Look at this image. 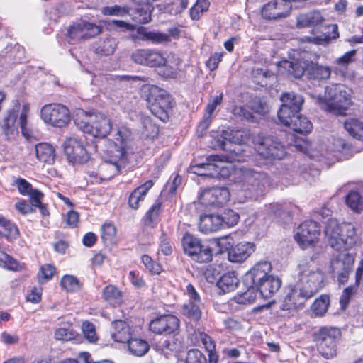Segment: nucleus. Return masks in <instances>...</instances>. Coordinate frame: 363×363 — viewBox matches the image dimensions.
Segmentation results:
<instances>
[{"instance_id": "6ab92c4d", "label": "nucleus", "mask_w": 363, "mask_h": 363, "mask_svg": "<svg viewBox=\"0 0 363 363\" xmlns=\"http://www.w3.org/2000/svg\"><path fill=\"white\" fill-rule=\"evenodd\" d=\"M63 147L68 161L73 164H83L89 160V154L81 138L75 136L67 138Z\"/></svg>"}, {"instance_id": "c9c22d12", "label": "nucleus", "mask_w": 363, "mask_h": 363, "mask_svg": "<svg viewBox=\"0 0 363 363\" xmlns=\"http://www.w3.org/2000/svg\"><path fill=\"white\" fill-rule=\"evenodd\" d=\"M113 340L118 342L125 343L130 338L131 333L130 326L121 320L112 323L111 332Z\"/></svg>"}, {"instance_id": "a18cd8bd", "label": "nucleus", "mask_w": 363, "mask_h": 363, "mask_svg": "<svg viewBox=\"0 0 363 363\" xmlns=\"http://www.w3.org/2000/svg\"><path fill=\"white\" fill-rule=\"evenodd\" d=\"M279 67L286 69L288 74L294 78H301L307 70L298 61L284 60L279 62Z\"/></svg>"}, {"instance_id": "49530a36", "label": "nucleus", "mask_w": 363, "mask_h": 363, "mask_svg": "<svg viewBox=\"0 0 363 363\" xmlns=\"http://www.w3.org/2000/svg\"><path fill=\"white\" fill-rule=\"evenodd\" d=\"M345 202L354 213H361L363 211V199L359 192L350 191L345 197Z\"/></svg>"}, {"instance_id": "338daca9", "label": "nucleus", "mask_w": 363, "mask_h": 363, "mask_svg": "<svg viewBox=\"0 0 363 363\" xmlns=\"http://www.w3.org/2000/svg\"><path fill=\"white\" fill-rule=\"evenodd\" d=\"M359 285L356 284L345 288L340 296V303L342 308L345 309L349 304L352 297L357 293Z\"/></svg>"}, {"instance_id": "37998d69", "label": "nucleus", "mask_w": 363, "mask_h": 363, "mask_svg": "<svg viewBox=\"0 0 363 363\" xmlns=\"http://www.w3.org/2000/svg\"><path fill=\"white\" fill-rule=\"evenodd\" d=\"M127 343L130 352L137 357L144 356L150 348L148 343L140 338H130Z\"/></svg>"}, {"instance_id": "e2e57ef3", "label": "nucleus", "mask_w": 363, "mask_h": 363, "mask_svg": "<svg viewBox=\"0 0 363 363\" xmlns=\"http://www.w3.org/2000/svg\"><path fill=\"white\" fill-rule=\"evenodd\" d=\"M116 235V229L112 223H105L101 227V239L104 243L113 242Z\"/></svg>"}, {"instance_id": "4be33fe9", "label": "nucleus", "mask_w": 363, "mask_h": 363, "mask_svg": "<svg viewBox=\"0 0 363 363\" xmlns=\"http://www.w3.org/2000/svg\"><path fill=\"white\" fill-rule=\"evenodd\" d=\"M311 298L312 296L296 283L287 288L281 308L283 310L297 309L303 307L306 301Z\"/></svg>"}, {"instance_id": "a19ab883", "label": "nucleus", "mask_w": 363, "mask_h": 363, "mask_svg": "<svg viewBox=\"0 0 363 363\" xmlns=\"http://www.w3.org/2000/svg\"><path fill=\"white\" fill-rule=\"evenodd\" d=\"M223 100V94H220L216 96H211L206 108V114L203 121L199 125V128L206 130L211 122V117L216 107L221 104Z\"/></svg>"}, {"instance_id": "3c124183", "label": "nucleus", "mask_w": 363, "mask_h": 363, "mask_svg": "<svg viewBox=\"0 0 363 363\" xmlns=\"http://www.w3.org/2000/svg\"><path fill=\"white\" fill-rule=\"evenodd\" d=\"M157 350L163 354L167 358L173 352H177L180 347V342L173 337L160 341L156 345Z\"/></svg>"}, {"instance_id": "39448f33", "label": "nucleus", "mask_w": 363, "mask_h": 363, "mask_svg": "<svg viewBox=\"0 0 363 363\" xmlns=\"http://www.w3.org/2000/svg\"><path fill=\"white\" fill-rule=\"evenodd\" d=\"M73 120L78 129L94 137L105 138L112 128L111 120L99 112L77 108L74 112Z\"/></svg>"}, {"instance_id": "0e129e2a", "label": "nucleus", "mask_w": 363, "mask_h": 363, "mask_svg": "<svg viewBox=\"0 0 363 363\" xmlns=\"http://www.w3.org/2000/svg\"><path fill=\"white\" fill-rule=\"evenodd\" d=\"M250 108L257 113L264 115L269 112V106L264 99L256 98L250 104Z\"/></svg>"}, {"instance_id": "2f4dec72", "label": "nucleus", "mask_w": 363, "mask_h": 363, "mask_svg": "<svg viewBox=\"0 0 363 363\" xmlns=\"http://www.w3.org/2000/svg\"><path fill=\"white\" fill-rule=\"evenodd\" d=\"M281 285L280 279L271 274L257 285L256 289L263 298L268 299L279 291Z\"/></svg>"}, {"instance_id": "1a4fd4ad", "label": "nucleus", "mask_w": 363, "mask_h": 363, "mask_svg": "<svg viewBox=\"0 0 363 363\" xmlns=\"http://www.w3.org/2000/svg\"><path fill=\"white\" fill-rule=\"evenodd\" d=\"M346 92H312L311 97L325 111L342 114L351 105L350 96Z\"/></svg>"}, {"instance_id": "8fccbe9b", "label": "nucleus", "mask_w": 363, "mask_h": 363, "mask_svg": "<svg viewBox=\"0 0 363 363\" xmlns=\"http://www.w3.org/2000/svg\"><path fill=\"white\" fill-rule=\"evenodd\" d=\"M306 69L308 71L311 78L318 80L328 79L331 73L329 67H323L313 62L307 65Z\"/></svg>"}, {"instance_id": "69168bd1", "label": "nucleus", "mask_w": 363, "mask_h": 363, "mask_svg": "<svg viewBox=\"0 0 363 363\" xmlns=\"http://www.w3.org/2000/svg\"><path fill=\"white\" fill-rule=\"evenodd\" d=\"M160 208L161 206L160 203H155L150 208L144 218V223L145 225L150 226L154 225L160 213Z\"/></svg>"}, {"instance_id": "bb28decb", "label": "nucleus", "mask_w": 363, "mask_h": 363, "mask_svg": "<svg viewBox=\"0 0 363 363\" xmlns=\"http://www.w3.org/2000/svg\"><path fill=\"white\" fill-rule=\"evenodd\" d=\"M179 320L173 315H164L152 320L150 323V330L155 333H172L178 329Z\"/></svg>"}, {"instance_id": "5fc2aeb1", "label": "nucleus", "mask_w": 363, "mask_h": 363, "mask_svg": "<svg viewBox=\"0 0 363 363\" xmlns=\"http://www.w3.org/2000/svg\"><path fill=\"white\" fill-rule=\"evenodd\" d=\"M210 3L208 0H196V3L189 10V15L192 20L198 21L203 12L207 11Z\"/></svg>"}, {"instance_id": "6e6552de", "label": "nucleus", "mask_w": 363, "mask_h": 363, "mask_svg": "<svg viewBox=\"0 0 363 363\" xmlns=\"http://www.w3.org/2000/svg\"><path fill=\"white\" fill-rule=\"evenodd\" d=\"M296 284L311 296H313L324 285V275L316 266L308 262L298 265Z\"/></svg>"}, {"instance_id": "e433bc0d", "label": "nucleus", "mask_w": 363, "mask_h": 363, "mask_svg": "<svg viewBox=\"0 0 363 363\" xmlns=\"http://www.w3.org/2000/svg\"><path fill=\"white\" fill-rule=\"evenodd\" d=\"M35 155L40 162L51 165L55 160V148L49 143H40L35 146Z\"/></svg>"}, {"instance_id": "bf43d9fd", "label": "nucleus", "mask_w": 363, "mask_h": 363, "mask_svg": "<svg viewBox=\"0 0 363 363\" xmlns=\"http://www.w3.org/2000/svg\"><path fill=\"white\" fill-rule=\"evenodd\" d=\"M60 284L62 289L69 292L77 291L80 288L79 281L72 275H65L61 279Z\"/></svg>"}, {"instance_id": "774afa93", "label": "nucleus", "mask_w": 363, "mask_h": 363, "mask_svg": "<svg viewBox=\"0 0 363 363\" xmlns=\"http://www.w3.org/2000/svg\"><path fill=\"white\" fill-rule=\"evenodd\" d=\"M186 363H207V360L200 350L192 349L187 353Z\"/></svg>"}, {"instance_id": "09e8293b", "label": "nucleus", "mask_w": 363, "mask_h": 363, "mask_svg": "<svg viewBox=\"0 0 363 363\" xmlns=\"http://www.w3.org/2000/svg\"><path fill=\"white\" fill-rule=\"evenodd\" d=\"M103 298L111 305H119L122 302V292L113 285H108L103 289Z\"/></svg>"}, {"instance_id": "f3484780", "label": "nucleus", "mask_w": 363, "mask_h": 363, "mask_svg": "<svg viewBox=\"0 0 363 363\" xmlns=\"http://www.w3.org/2000/svg\"><path fill=\"white\" fill-rule=\"evenodd\" d=\"M132 60L138 65L150 67H161L166 65V53L153 48H140L131 55Z\"/></svg>"}, {"instance_id": "864d4df0", "label": "nucleus", "mask_w": 363, "mask_h": 363, "mask_svg": "<svg viewBox=\"0 0 363 363\" xmlns=\"http://www.w3.org/2000/svg\"><path fill=\"white\" fill-rule=\"evenodd\" d=\"M132 9L133 8L129 6H121L116 4L104 7L102 9V13L105 16H116L120 17L130 16L131 17Z\"/></svg>"}, {"instance_id": "412c9836", "label": "nucleus", "mask_w": 363, "mask_h": 363, "mask_svg": "<svg viewBox=\"0 0 363 363\" xmlns=\"http://www.w3.org/2000/svg\"><path fill=\"white\" fill-rule=\"evenodd\" d=\"M320 230L317 223L306 220L297 228L294 239L302 249H305L318 240Z\"/></svg>"}, {"instance_id": "393cba45", "label": "nucleus", "mask_w": 363, "mask_h": 363, "mask_svg": "<svg viewBox=\"0 0 363 363\" xmlns=\"http://www.w3.org/2000/svg\"><path fill=\"white\" fill-rule=\"evenodd\" d=\"M271 270L272 265L270 262L262 261L257 263L245 274L244 277L245 285L256 287L271 275Z\"/></svg>"}, {"instance_id": "79ce46f5", "label": "nucleus", "mask_w": 363, "mask_h": 363, "mask_svg": "<svg viewBox=\"0 0 363 363\" xmlns=\"http://www.w3.org/2000/svg\"><path fill=\"white\" fill-rule=\"evenodd\" d=\"M0 235L9 240H15L19 235V230L15 224L0 216Z\"/></svg>"}, {"instance_id": "f257e3e1", "label": "nucleus", "mask_w": 363, "mask_h": 363, "mask_svg": "<svg viewBox=\"0 0 363 363\" xmlns=\"http://www.w3.org/2000/svg\"><path fill=\"white\" fill-rule=\"evenodd\" d=\"M131 139V131L125 126L119 127L111 138H104L96 145L103 162H93V169H88L91 177L101 180L109 179L118 174L128 162L127 149Z\"/></svg>"}, {"instance_id": "58836bf2", "label": "nucleus", "mask_w": 363, "mask_h": 363, "mask_svg": "<svg viewBox=\"0 0 363 363\" xmlns=\"http://www.w3.org/2000/svg\"><path fill=\"white\" fill-rule=\"evenodd\" d=\"M344 128L350 136L363 140V121L356 118H348L344 122Z\"/></svg>"}, {"instance_id": "f03ea898", "label": "nucleus", "mask_w": 363, "mask_h": 363, "mask_svg": "<svg viewBox=\"0 0 363 363\" xmlns=\"http://www.w3.org/2000/svg\"><path fill=\"white\" fill-rule=\"evenodd\" d=\"M235 183L240 187L237 195L240 203L258 199L264 195L270 186L266 173L245 167L236 170Z\"/></svg>"}, {"instance_id": "052dcab7", "label": "nucleus", "mask_w": 363, "mask_h": 363, "mask_svg": "<svg viewBox=\"0 0 363 363\" xmlns=\"http://www.w3.org/2000/svg\"><path fill=\"white\" fill-rule=\"evenodd\" d=\"M108 26L111 30L121 32L136 31L138 28V26L122 20H112L108 23Z\"/></svg>"}, {"instance_id": "473e14b6", "label": "nucleus", "mask_w": 363, "mask_h": 363, "mask_svg": "<svg viewBox=\"0 0 363 363\" xmlns=\"http://www.w3.org/2000/svg\"><path fill=\"white\" fill-rule=\"evenodd\" d=\"M325 21L320 11L313 10L304 13H300L296 18V27L303 28L307 27H316L321 25Z\"/></svg>"}, {"instance_id": "7c9ffc66", "label": "nucleus", "mask_w": 363, "mask_h": 363, "mask_svg": "<svg viewBox=\"0 0 363 363\" xmlns=\"http://www.w3.org/2000/svg\"><path fill=\"white\" fill-rule=\"evenodd\" d=\"M219 214H202L199 218V229L203 233H213L223 228Z\"/></svg>"}, {"instance_id": "f704fd0d", "label": "nucleus", "mask_w": 363, "mask_h": 363, "mask_svg": "<svg viewBox=\"0 0 363 363\" xmlns=\"http://www.w3.org/2000/svg\"><path fill=\"white\" fill-rule=\"evenodd\" d=\"M15 185L21 194L30 196L32 206L39 205V199H43L44 196L41 191L33 189L28 182L22 178L17 179L15 181Z\"/></svg>"}, {"instance_id": "4c0bfd02", "label": "nucleus", "mask_w": 363, "mask_h": 363, "mask_svg": "<svg viewBox=\"0 0 363 363\" xmlns=\"http://www.w3.org/2000/svg\"><path fill=\"white\" fill-rule=\"evenodd\" d=\"M153 186L151 180L136 188L129 197V206L133 209H138L140 203L143 201L148 190Z\"/></svg>"}, {"instance_id": "cd10ccee", "label": "nucleus", "mask_w": 363, "mask_h": 363, "mask_svg": "<svg viewBox=\"0 0 363 363\" xmlns=\"http://www.w3.org/2000/svg\"><path fill=\"white\" fill-rule=\"evenodd\" d=\"M255 245L250 242H240L236 244L228 252V259L231 262H242L255 251Z\"/></svg>"}, {"instance_id": "de8ad7c7", "label": "nucleus", "mask_w": 363, "mask_h": 363, "mask_svg": "<svg viewBox=\"0 0 363 363\" xmlns=\"http://www.w3.org/2000/svg\"><path fill=\"white\" fill-rule=\"evenodd\" d=\"M202 303L188 302L184 304L182 314L191 320L198 321L201 317Z\"/></svg>"}, {"instance_id": "ddd939ff", "label": "nucleus", "mask_w": 363, "mask_h": 363, "mask_svg": "<svg viewBox=\"0 0 363 363\" xmlns=\"http://www.w3.org/2000/svg\"><path fill=\"white\" fill-rule=\"evenodd\" d=\"M255 149L266 159H283L286 154L285 147L272 137L257 135L254 138Z\"/></svg>"}, {"instance_id": "7ed1b4c3", "label": "nucleus", "mask_w": 363, "mask_h": 363, "mask_svg": "<svg viewBox=\"0 0 363 363\" xmlns=\"http://www.w3.org/2000/svg\"><path fill=\"white\" fill-rule=\"evenodd\" d=\"M235 183L240 187L237 195L240 203L258 199L264 195L270 186L266 173L245 167L236 170Z\"/></svg>"}, {"instance_id": "9d476101", "label": "nucleus", "mask_w": 363, "mask_h": 363, "mask_svg": "<svg viewBox=\"0 0 363 363\" xmlns=\"http://www.w3.org/2000/svg\"><path fill=\"white\" fill-rule=\"evenodd\" d=\"M340 334V330L333 327H323L315 334L316 347L323 357L329 359L336 356V342Z\"/></svg>"}, {"instance_id": "c85d7f7f", "label": "nucleus", "mask_w": 363, "mask_h": 363, "mask_svg": "<svg viewBox=\"0 0 363 363\" xmlns=\"http://www.w3.org/2000/svg\"><path fill=\"white\" fill-rule=\"evenodd\" d=\"M325 32L320 35L313 37L304 36L301 38V43H308L315 45H322L328 43L332 40H335L339 37L338 27L336 24H330L325 26Z\"/></svg>"}, {"instance_id": "13d9d810", "label": "nucleus", "mask_w": 363, "mask_h": 363, "mask_svg": "<svg viewBox=\"0 0 363 363\" xmlns=\"http://www.w3.org/2000/svg\"><path fill=\"white\" fill-rule=\"evenodd\" d=\"M0 267L13 271L22 269V266L16 259L4 252H0Z\"/></svg>"}, {"instance_id": "603ef678", "label": "nucleus", "mask_w": 363, "mask_h": 363, "mask_svg": "<svg viewBox=\"0 0 363 363\" xmlns=\"http://www.w3.org/2000/svg\"><path fill=\"white\" fill-rule=\"evenodd\" d=\"M30 111V107L28 104H24L19 116L18 124L21 129L22 135L26 138L31 136V130L30 127L32 125L28 121V116Z\"/></svg>"}, {"instance_id": "f8f14e48", "label": "nucleus", "mask_w": 363, "mask_h": 363, "mask_svg": "<svg viewBox=\"0 0 363 363\" xmlns=\"http://www.w3.org/2000/svg\"><path fill=\"white\" fill-rule=\"evenodd\" d=\"M102 31L100 26L86 21L74 22L70 25L65 34L69 44H75L81 40L94 38Z\"/></svg>"}, {"instance_id": "5701e85b", "label": "nucleus", "mask_w": 363, "mask_h": 363, "mask_svg": "<svg viewBox=\"0 0 363 363\" xmlns=\"http://www.w3.org/2000/svg\"><path fill=\"white\" fill-rule=\"evenodd\" d=\"M133 5L131 19L138 24H147L152 21V3L157 0H129Z\"/></svg>"}, {"instance_id": "b1692460", "label": "nucleus", "mask_w": 363, "mask_h": 363, "mask_svg": "<svg viewBox=\"0 0 363 363\" xmlns=\"http://www.w3.org/2000/svg\"><path fill=\"white\" fill-rule=\"evenodd\" d=\"M133 41H145L152 44L158 45L167 43L172 41L169 35L159 30H150L145 26H138L136 33L129 36Z\"/></svg>"}, {"instance_id": "0eeeda50", "label": "nucleus", "mask_w": 363, "mask_h": 363, "mask_svg": "<svg viewBox=\"0 0 363 363\" xmlns=\"http://www.w3.org/2000/svg\"><path fill=\"white\" fill-rule=\"evenodd\" d=\"M238 160L233 155H211L206 157V162L194 164L191 167L193 173L207 177H228L230 174L233 160Z\"/></svg>"}, {"instance_id": "423d86ee", "label": "nucleus", "mask_w": 363, "mask_h": 363, "mask_svg": "<svg viewBox=\"0 0 363 363\" xmlns=\"http://www.w3.org/2000/svg\"><path fill=\"white\" fill-rule=\"evenodd\" d=\"M330 145L324 143L311 144L306 140H295L294 147L299 151L307 154L309 157L333 162L337 159V153L342 152L347 144L342 138H333Z\"/></svg>"}, {"instance_id": "4468645a", "label": "nucleus", "mask_w": 363, "mask_h": 363, "mask_svg": "<svg viewBox=\"0 0 363 363\" xmlns=\"http://www.w3.org/2000/svg\"><path fill=\"white\" fill-rule=\"evenodd\" d=\"M40 113L41 118L45 123L57 128L66 126L71 120L68 108L60 104L45 105L41 108Z\"/></svg>"}, {"instance_id": "ea45409f", "label": "nucleus", "mask_w": 363, "mask_h": 363, "mask_svg": "<svg viewBox=\"0 0 363 363\" xmlns=\"http://www.w3.org/2000/svg\"><path fill=\"white\" fill-rule=\"evenodd\" d=\"M238 279L235 272L224 274L217 281V286L223 292L234 291L238 284Z\"/></svg>"}, {"instance_id": "c756f323", "label": "nucleus", "mask_w": 363, "mask_h": 363, "mask_svg": "<svg viewBox=\"0 0 363 363\" xmlns=\"http://www.w3.org/2000/svg\"><path fill=\"white\" fill-rule=\"evenodd\" d=\"M18 114L16 110L8 111L7 115L0 120V128L3 134L7 140H14L18 135V125H16V119Z\"/></svg>"}, {"instance_id": "20e7f679", "label": "nucleus", "mask_w": 363, "mask_h": 363, "mask_svg": "<svg viewBox=\"0 0 363 363\" xmlns=\"http://www.w3.org/2000/svg\"><path fill=\"white\" fill-rule=\"evenodd\" d=\"M325 234L329 245L336 251H346L359 245L361 241L353 224L339 223L333 218L328 220Z\"/></svg>"}, {"instance_id": "4d7b16f0", "label": "nucleus", "mask_w": 363, "mask_h": 363, "mask_svg": "<svg viewBox=\"0 0 363 363\" xmlns=\"http://www.w3.org/2000/svg\"><path fill=\"white\" fill-rule=\"evenodd\" d=\"M330 298L327 295H322L317 298L312 305V311L317 316L323 315L328 311Z\"/></svg>"}, {"instance_id": "680f3d73", "label": "nucleus", "mask_w": 363, "mask_h": 363, "mask_svg": "<svg viewBox=\"0 0 363 363\" xmlns=\"http://www.w3.org/2000/svg\"><path fill=\"white\" fill-rule=\"evenodd\" d=\"M221 216L222 227H232L235 225L240 219V216L238 213L233 210H226L223 212Z\"/></svg>"}, {"instance_id": "9b49d317", "label": "nucleus", "mask_w": 363, "mask_h": 363, "mask_svg": "<svg viewBox=\"0 0 363 363\" xmlns=\"http://www.w3.org/2000/svg\"><path fill=\"white\" fill-rule=\"evenodd\" d=\"M182 248L184 252L193 260L198 262H208L212 259V250L202 244L201 240L190 233L184 235L182 240Z\"/></svg>"}, {"instance_id": "a878e982", "label": "nucleus", "mask_w": 363, "mask_h": 363, "mask_svg": "<svg viewBox=\"0 0 363 363\" xmlns=\"http://www.w3.org/2000/svg\"><path fill=\"white\" fill-rule=\"evenodd\" d=\"M291 9V6L286 4L273 0L263 6L261 15L263 18L268 21L277 20L287 17L290 14Z\"/></svg>"}, {"instance_id": "a211bd4d", "label": "nucleus", "mask_w": 363, "mask_h": 363, "mask_svg": "<svg viewBox=\"0 0 363 363\" xmlns=\"http://www.w3.org/2000/svg\"><path fill=\"white\" fill-rule=\"evenodd\" d=\"M230 199V193L227 187L216 186L203 190L198 197V205L203 206L222 207Z\"/></svg>"}, {"instance_id": "72a5a7b5", "label": "nucleus", "mask_w": 363, "mask_h": 363, "mask_svg": "<svg viewBox=\"0 0 363 363\" xmlns=\"http://www.w3.org/2000/svg\"><path fill=\"white\" fill-rule=\"evenodd\" d=\"M289 124H282L284 126L291 128L294 131L306 135L313 129V125L311 122L305 116L299 115L298 113L296 114H291L289 116Z\"/></svg>"}, {"instance_id": "6e6d98bb", "label": "nucleus", "mask_w": 363, "mask_h": 363, "mask_svg": "<svg viewBox=\"0 0 363 363\" xmlns=\"http://www.w3.org/2000/svg\"><path fill=\"white\" fill-rule=\"evenodd\" d=\"M248 289L243 293L238 294L235 301L239 304H249L253 303L257 298L258 291L255 286H247Z\"/></svg>"}, {"instance_id": "dca6fc26", "label": "nucleus", "mask_w": 363, "mask_h": 363, "mask_svg": "<svg viewBox=\"0 0 363 363\" xmlns=\"http://www.w3.org/2000/svg\"><path fill=\"white\" fill-rule=\"evenodd\" d=\"M147 104L153 115L165 121L168 118V112L172 107L173 101L168 92H149Z\"/></svg>"}, {"instance_id": "c03bdc74", "label": "nucleus", "mask_w": 363, "mask_h": 363, "mask_svg": "<svg viewBox=\"0 0 363 363\" xmlns=\"http://www.w3.org/2000/svg\"><path fill=\"white\" fill-rule=\"evenodd\" d=\"M253 78V82L260 87L264 88L266 91L275 89L278 84L277 76L275 74L264 73Z\"/></svg>"}, {"instance_id": "aec40b11", "label": "nucleus", "mask_w": 363, "mask_h": 363, "mask_svg": "<svg viewBox=\"0 0 363 363\" xmlns=\"http://www.w3.org/2000/svg\"><path fill=\"white\" fill-rule=\"evenodd\" d=\"M354 257L348 252H340L330 261V272L337 276V280L341 284L347 281L349 274L352 270Z\"/></svg>"}, {"instance_id": "2eb2a0df", "label": "nucleus", "mask_w": 363, "mask_h": 363, "mask_svg": "<svg viewBox=\"0 0 363 363\" xmlns=\"http://www.w3.org/2000/svg\"><path fill=\"white\" fill-rule=\"evenodd\" d=\"M281 105L277 112L280 124H289V116L299 113L303 98L298 92H283L280 96Z\"/></svg>"}]
</instances>
